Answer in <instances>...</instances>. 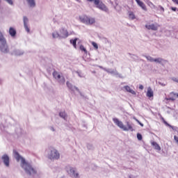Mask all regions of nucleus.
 <instances>
[{
    "label": "nucleus",
    "mask_w": 178,
    "mask_h": 178,
    "mask_svg": "<svg viewBox=\"0 0 178 178\" xmlns=\"http://www.w3.org/2000/svg\"><path fill=\"white\" fill-rule=\"evenodd\" d=\"M13 154L17 162H19L21 161V166L25 170L27 175H31L37 174V170H35V169H34L30 163L26 162V159H24V158H23L22 156H20L19 152H17L16 150H14Z\"/></svg>",
    "instance_id": "f257e3e1"
},
{
    "label": "nucleus",
    "mask_w": 178,
    "mask_h": 178,
    "mask_svg": "<svg viewBox=\"0 0 178 178\" xmlns=\"http://www.w3.org/2000/svg\"><path fill=\"white\" fill-rule=\"evenodd\" d=\"M113 122H114V123L115 124H117V126L118 127H120V129H122V130H123L124 131H134V129H133V126H131L129 122H127V126H124V124H123V122L120 120H119V119L118 118H113Z\"/></svg>",
    "instance_id": "f03ea898"
},
{
    "label": "nucleus",
    "mask_w": 178,
    "mask_h": 178,
    "mask_svg": "<svg viewBox=\"0 0 178 178\" xmlns=\"http://www.w3.org/2000/svg\"><path fill=\"white\" fill-rule=\"evenodd\" d=\"M0 51L4 54H8V52H9V48L8 47V44L6 43V39H5L3 37L1 31H0Z\"/></svg>",
    "instance_id": "7ed1b4c3"
},
{
    "label": "nucleus",
    "mask_w": 178,
    "mask_h": 178,
    "mask_svg": "<svg viewBox=\"0 0 178 178\" xmlns=\"http://www.w3.org/2000/svg\"><path fill=\"white\" fill-rule=\"evenodd\" d=\"M79 20L81 23H83V24H86L87 26H91V24L95 23V18L90 17L86 15L79 16Z\"/></svg>",
    "instance_id": "20e7f679"
},
{
    "label": "nucleus",
    "mask_w": 178,
    "mask_h": 178,
    "mask_svg": "<svg viewBox=\"0 0 178 178\" xmlns=\"http://www.w3.org/2000/svg\"><path fill=\"white\" fill-rule=\"evenodd\" d=\"M88 2H94L95 6L100 9L101 10H104V12H108V8L101 1V0H87Z\"/></svg>",
    "instance_id": "39448f33"
},
{
    "label": "nucleus",
    "mask_w": 178,
    "mask_h": 178,
    "mask_svg": "<svg viewBox=\"0 0 178 178\" xmlns=\"http://www.w3.org/2000/svg\"><path fill=\"white\" fill-rule=\"evenodd\" d=\"M49 159H59L60 154L56 149L52 148L48 155Z\"/></svg>",
    "instance_id": "423d86ee"
},
{
    "label": "nucleus",
    "mask_w": 178,
    "mask_h": 178,
    "mask_svg": "<svg viewBox=\"0 0 178 178\" xmlns=\"http://www.w3.org/2000/svg\"><path fill=\"white\" fill-rule=\"evenodd\" d=\"M67 172L69 175H72L73 177H79V173L76 172V170L72 167H67Z\"/></svg>",
    "instance_id": "0eeeda50"
},
{
    "label": "nucleus",
    "mask_w": 178,
    "mask_h": 178,
    "mask_svg": "<svg viewBox=\"0 0 178 178\" xmlns=\"http://www.w3.org/2000/svg\"><path fill=\"white\" fill-rule=\"evenodd\" d=\"M60 33L63 38H67L69 37V32L65 28L61 29Z\"/></svg>",
    "instance_id": "6e6552de"
},
{
    "label": "nucleus",
    "mask_w": 178,
    "mask_h": 178,
    "mask_svg": "<svg viewBox=\"0 0 178 178\" xmlns=\"http://www.w3.org/2000/svg\"><path fill=\"white\" fill-rule=\"evenodd\" d=\"M138 6H140L143 10L147 11V6L144 2L141 1L140 0H135Z\"/></svg>",
    "instance_id": "1a4fd4ad"
},
{
    "label": "nucleus",
    "mask_w": 178,
    "mask_h": 178,
    "mask_svg": "<svg viewBox=\"0 0 178 178\" xmlns=\"http://www.w3.org/2000/svg\"><path fill=\"white\" fill-rule=\"evenodd\" d=\"M66 85L67 86V88L71 90L72 91H74V90H76V91H79V88L76 87V86H73V85L72 83H70V81H67Z\"/></svg>",
    "instance_id": "9d476101"
},
{
    "label": "nucleus",
    "mask_w": 178,
    "mask_h": 178,
    "mask_svg": "<svg viewBox=\"0 0 178 178\" xmlns=\"http://www.w3.org/2000/svg\"><path fill=\"white\" fill-rule=\"evenodd\" d=\"M2 160L6 166H9V156L7 154H4L2 156Z\"/></svg>",
    "instance_id": "9b49d317"
},
{
    "label": "nucleus",
    "mask_w": 178,
    "mask_h": 178,
    "mask_svg": "<svg viewBox=\"0 0 178 178\" xmlns=\"http://www.w3.org/2000/svg\"><path fill=\"white\" fill-rule=\"evenodd\" d=\"M145 27L147 30H153L154 31H156V30H158V25H155L154 24L151 25H145Z\"/></svg>",
    "instance_id": "f8f14e48"
},
{
    "label": "nucleus",
    "mask_w": 178,
    "mask_h": 178,
    "mask_svg": "<svg viewBox=\"0 0 178 178\" xmlns=\"http://www.w3.org/2000/svg\"><path fill=\"white\" fill-rule=\"evenodd\" d=\"M146 95L147 97H148V98H152V97H154V91L151 88L149 87L147 88V92L146 93Z\"/></svg>",
    "instance_id": "ddd939ff"
},
{
    "label": "nucleus",
    "mask_w": 178,
    "mask_h": 178,
    "mask_svg": "<svg viewBox=\"0 0 178 178\" xmlns=\"http://www.w3.org/2000/svg\"><path fill=\"white\" fill-rule=\"evenodd\" d=\"M124 89L126 90V91H127L128 92H130L131 94H133V95H136V92L134 90H133V89H131L130 88V86H124Z\"/></svg>",
    "instance_id": "4468645a"
},
{
    "label": "nucleus",
    "mask_w": 178,
    "mask_h": 178,
    "mask_svg": "<svg viewBox=\"0 0 178 178\" xmlns=\"http://www.w3.org/2000/svg\"><path fill=\"white\" fill-rule=\"evenodd\" d=\"M151 144L152 147H154V149H156L157 151H161V146H159V145L157 144L156 142H152Z\"/></svg>",
    "instance_id": "2eb2a0df"
},
{
    "label": "nucleus",
    "mask_w": 178,
    "mask_h": 178,
    "mask_svg": "<svg viewBox=\"0 0 178 178\" xmlns=\"http://www.w3.org/2000/svg\"><path fill=\"white\" fill-rule=\"evenodd\" d=\"M9 34L11 35V37H15L16 35V29L10 27L9 29Z\"/></svg>",
    "instance_id": "dca6fc26"
},
{
    "label": "nucleus",
    "mask_w": 178,
    "mask_h": 178,
    "mask_svg": "<svg viewBox=\"0 0 178 178\" xmlns=\"http://www.w3.org/2000/svg\"><path fill=\"white\" fill-rule=\"evenodd\" d=\"M53 76L54 78L56 79V80H60L61 76H60V74H59V72H56V71H54L53 72Z\"/></svg>",
    "instance_id": "f3484780"
},
{
    "label": "nucleus",
    "mask_w": 178,
    "mask_h": 178,
    "mask_svg": "<svg viewBox=\"0 0 178 178\" xmlns=\"http://www.w3.org/2000/svg\"><path fill=\"white\" fill-rule=\"evenodd\" d=\"M128 15H129V19L130 20H134L136 19V15L133 11H129Z\"/></svg>",
    "instance_id": "a211bd4d"
},
{
    "label": "nucleus",
    "mask_w": 178,
    "mask_h": 178,
    "mask_svg": "<svg viewBox=\"0 0 178 178\" xmlns=\"http://www.w3.org/2000/svg\"><path fill=\"white\" fill-rule=\"evenodd\" d=\"M26 1L28 2L29 5L31 8H34V6H35V1H34V0H26Z\"/></svg>",
    "instance_id": "6ab92c4d"
},
{
    "label": "nucleus",
    "mask_w": 178,
    "mask_h": 178,
    "mask_svg": "<svg viewBox=\"0 0 178 178\" xmlns=\"http://www.w3.org/2000/svg\"><path fill=\"white\" fill-rule=\"evenodd\" d=\"M70 42H71V44H72L74 48H75V49L77 48V44H76V43H77V38L72 39L70 40Z\"/></svg>",
    "instance_id": "aec40b11"
},
{
    "label": "nucleus",
    "mask_w": 178,
    "mask_h": 178,
    "mask_svg": "<svg viewBox=\"0 0 178 178\" xmlns=\"http://www.w3.org/2000/svg\"><path fill=\"white\" fill-rule=\"evenodd\" d=\"M161 120H163V122L164 123V124H165V126L170 127L171 129H172V130L174 129L173 126H172L169 123H168V122H166V120H165V118H163V117H161Z\"/></svg>",
    "instance_id": "412c9836"
},
{
    "label": "nucleus",
    "mask_w": 178,
    "mask_h": 178,
    "mask_svg": "<svg viewBox=\"0 0 178 178\" xmlns=\"http://www.w3.org/2000/svg\"><path fill=\"white\" fill-rule=\"evenodd\" d=\"M154 62L156 63H162V62H168L166 60H163V58H158L154 59Z\"/></svg>",
    "instance_id": "4be33fe9"
},
{
    "label": "nucleus",
    "mask_w": 178,
    "mask_h": 178,
    "mask_svg": "<svg viewBox=\"0 0 178 178\" xmlns=\"http://www.w3.org/2000/svg\"><path fill=\"white\" fill-rule=\"evenodd\" d=\"M79 49H81V51H82V52H84L85 54L88 53L87 49H86V47H84L83 44L80 45Z\"/></svg>",
    "instance_id": "5701e85b"
},
{
    "label": "nucleus",
    "mask_w": 178,
    "mask_h": 178,
    "mask_svg": "<svg viewBox=\"0 0 178 178\" xmlns=\"http://www.w3.org/2000/svg\"><path fill=\"white\" fill-rule=\"evenodd\" d=\"M59 116H60V118H63V119H66V113L65 112H60L59 113Z\"/></svg>",
    "instance_id": "b1692460"
},
{
    "label": "nucleus",
    "mask_w": 178,
    "mask_h": 178,
    "mask_svg": "<svg viewBox=\"0 0 178 178\" xmlns=\"http://www.w3.org/2000/svg\"><path fill=\"white\" fill-rule=\"evenodd\" d=\"M24 26L25 27L26 31H27V33H30V29H29V26H27V24H24Z\"/></svg>",
    "instance_id": "393cba45"
},
{
    "label": "nucleus",
    "mask_w": 178,
    "mask_h": 178,
    "mask_svg": "<svg viewBox=\"0 0 178 178\" xmlns=\"http://www.w3.org/2000/svg\"><path fill=\"white\" fill-rule=\"evenodd\" d=\"M92 45L95 48V49H98V44L95 43V42H92Z\"/></svg>",
    "instance_id": "a878e982"
},
{
    "label": "nucleus",
    "mask_w": 178,
    "mask_h": 178,
    "mask_svg": "<svg viewBox=\"0 0 178 178\" xmlns=\"http://www.w3.org/2000/svg\"><path fill=\"white\" fill-rule=\"evenodd\" d=\"M137 138L141 141V140H143V136L140 134H137Z\"/></svg>",
    "instance_id": "bb28decb"
},
{
    "label": "nucleus",
    "mask_w": 178,
    "mask_h": 178,
    "mask_svg": "<svg viewBox=\"0 0 178 178\" xmlns=\"http://www.w3.org/2000/svg\"><path fill=\"white\" fill-rule=\"evenodd\" d=\"M23 20H24V24H27V22H29V19H27V17H24Z\"/></svg>",
    "instance_id": "cd10ccee"
},
{
    "label": "nucleus",
    "mask_w": 178,
    "mask_h": 178,
    "mask_svg": "<svg viewBox=\"0 0 178 178\" xmlns=\"http://www.w3.org/2000/svg\"><path fill=\"white\" fill-rule=\"evenodd\" d=\"M53 38H58L59 37V33H54L52 34Z\"/></svg>",
    "instance_id": "c85d7f7f"
},
{
    "label": "nucleus",
    "mask_w": 178,
    "mask_h": 178,
    "mask_svg": "<svg viewBox=\"0 0 178 178\" xmlns=\"http://www.w3.org/2000/svg\"><path fill=\"white\" fill-rule=\"evenodd\" d=\"M147 60H149V62H155V58L152 57H147Z\"/></svg>",
    "instance_id": "c756f323"
},
{
    "label": "nucleus",
    "mask_w": 178,
    "mask_h": 178,
    "mask_svg": "<svg viewBox=\"0 0 178 178\" xmlns=\"http://www.w3.org/2000/svg\"><path fill=\"white\" fill-rule=\"evenodd\" d=\"M171 80H172V81H175V83H178L177 77H172V78H171Z\"/></svg>",
    "instance_id": "7c9ffc66"
},
{
    "label": "nucleus",
    "mask_w": 178,
    "mask_h": 178,
    "mask_svg": "<svg viewBox=\"0 0 178 178\" xmlns=\"http://www.w3.org/2000/svg\"><path fill=\"white\" fill-rule=\"evenodd\" d=\"M10 5H13V1L12 0H5Z\"/></svg>",
    "instance_id": "2f4dec72"
},
{
    "label": "nucleus",
    "mask_w": 178,
    "mask_h": 178,
    "mask_svg": "<svg viewBox=\"0 0 178 178\" xmlns=\"http://www.w3.org/2000/svg\"><path fill=\"white\" fill-rule=\"evenodd\" d=\"M170 9H171V10H173V12H176V10H178L177 8H176V7H170Z\"/></svg>",
    "instance_id": "473e14b6"
},
{
    "label": "nucleus",
    "mask_w": 178,
    "mask_h": 178,
    "mask_svg": "<svg viewBox=\"0 0 178 178\" xmlns=\"http://www.w3.org/2000/svg\"><path fill=\"white\" fill-rule=\"evenodd\" d=\"M159 8L162 10V12H165V8L162 7V6H159Z\"/></svg>",
    "instance_id": "72a5a7b5"
},
{
    "label": "nucleus",
    "mask_w": 178,
    "mask_h": 178,
    "mask_svg": "<svg viewBox=\"0 0 178 178\" xmlns=\"http://www.w3.org/2000/svg\"><path fill=\"white\" fill-rule=\"evenodd\" d=\"M174 140L178 143V137L177 136H174Z\"/></svg>",
    "instance_id": "f704fd0d"
},
{
    "label": "nucleus",
    "mask_w": 178,
    "mask_h": 178,
    "mask_svg": "<svg viewBox=\"0 0 178 178\" xmlns=\"http://www.w3.org/2000/svg\"><path fill=\"white\" fill-rule=\"evenodd\" d=\"M139 89L140 90H144V86L143 85L139 86Z\"/></svg>",
    "instance_id": "c9c22d12"
},
{
    "label": "nucleus",
    "mask_w": 178,
    "mask_h": 178,
    "mask_svg": "<svg viewBox=\"0 0 178 178\" xmlns=\"http://www.w3.org/2000/svg\"><path fill=\"white\" fill-rule=\"evenodd\" d=\"M174 3H176V5H178V0H172Z\"/></svg>",
    "instance_id": "e433bc0d"
},
{
    "label": "nucleus",
    "mask_w": 178,
    "mask_h": 178,
    "mask_svg": "<svg viewBox=\"0 0 178 178\" xmlns=\"http://www.w3.org/2000/svg\"><path fill=\"white\" fill-rule=\"evenodd\" d=\"M138 122L139 123V124H140L142 127H144V124L140 122V121H138Z\"/></svg>",
    "instance_id": "4c0bfd02"
},
{
    "label": "nucleus",
    "mask_w": 178,
    "mask_h": 178,
    "mask_svg": "<svg viewBox=\"0 0 178 178\" xmlns=\"http://www.w3.org/2000/svg\"><path fill=\"white\" fill-rule=\"evenodd\" d=\"M61 81H62L63 84H65V77H63Z\"/></svg>",
    "instance_id": "58836bf2"
},
{
    "label": "nucleus",
    "mask_w": 178,
    "mask_h": 178,
    "mask_svg": "<svg viewBox=\"0 0 178 178\" xmlns=\"http://www.w3.org/2000/svg\"><path fill=\"white\" fill-rule=\"evenodd\" d=\"M152 5H154V3H151Z\"/></svg>",
    "instance_id": "ea45409f"
},
{
    "label": "nucleus",
    "mask_w": 178,
    "mask_h": 178,
    "mask_svg": "<svg viewBox=\"0 0 178 178\" xmlns=\"http://www.w3.org/2000/svg\"><path fill=\"white\" fill-rule=\"evenodd\" d=\"M79 2V0H76Z\"/></svg>",
    "instance_id": "a19ab883"
}]
</instances>
